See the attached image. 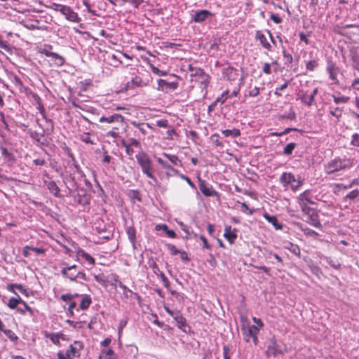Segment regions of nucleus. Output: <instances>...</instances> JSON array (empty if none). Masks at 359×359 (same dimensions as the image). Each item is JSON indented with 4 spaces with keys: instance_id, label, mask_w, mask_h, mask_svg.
I'll list each match as a JSON object with an SVG mask.
<instances>
[{
    "instance_id": "f257e3e1",
    "label": "nucleus",
    "mask_w": 359,
    "mask_h": 359,
    "mask_svg": "<svg viewBox=\"0 0 359 359\" xmlns=\"http://www.w3.org/2000/svg\"><path fill=\"white\" fill-rule=\"evenodd\" d=\"M353 166V159L350 158L335 157L324 164V170L327 175H333L341 171L350 170Z\"/></svg>"
},
{
    "instance_id": "f03ea898",
    "label": "nucleus",
    "mask_w": 359,
    "mask_h": 359,
    "mask_svg": "<svg viewBox=\"0 0 359 359\" xmlns=\"http://www.w3.org/2000/svg\"><path fill=\"white\" fill-rule=\"evenodd\" d=\"M179 81L180 77L174 74H170L164 79H158V90L170 93L178 88Z\"/></svg>"
},
{
    "instance_id": "7ed1b4c3",
    "label": "nucleus",
    "mask_w": 359,
    "mask_h": 359,
    "mask_svg": "<svg viewBox=\"0 0 359 359\" xmlns=\"http://www.w3.org/2000/svg\"><path fill=\"white\" fill-rule=\"evenodd\" d=\"M279 181L284 187H290L293 191H297L303 184L300 176L296 177L292 172H284L280 176Z\"/></svg>"
},
{
    "instance_id": "20e7f679",
    "label": "nucleus",
    "mask_w": 359,
    "mask_h": 359,
    "mask_svg": "<svg viewBox=\"0 0 359 359\" xmlns=\"http://www.w3.org/2000/svg\"><path fill=\"white\" fill-rule=\"evenodd\" d=\"M189 69L191 72L192 81L199 82L205 86H208L209 83V76L205 74L203 69L201 68L193 67L191 65H189Z\"/></svg>"
},
{
    "instance_id": "39448f33",
    "label": "nucleus",
    "mask_w": 359,
    "mask_h": 359,
    "mask_svg": "<svg viewBox=\"0 0 359 359\" xmlns=\"http://www.w3.org/2000/svg\"><path fill=\"white\" fill-rule=\"evenodd\" d=\"M283 354L280 344L275 339L271 338L268 342L266 350V357H276L278 355Z\"/></svg>"
},
{
    "instance_id": "423d86ee",
    "label": "nucleus",
    "mask_w": 359,
    "mask_h": 359,
    "mask_svg": "<svg viewBox=\"0 0 359 359\" xmlns=\"http://www.w3.org/2000/svg\"><path fill=\"white\" fill-rule=\"evenodd\" d=\"M139 164L141 165L143 172L150 178H154L152 175V169L151 168V162L147 155L140 154L136 156Z\"/></svg>"
},
{
    "instance_id": "0eeeda50",
    "label": "nucleus",
    "mask_w": 359,
    "mask_h": 359,
    "mask_svg": "<svg viewBox=\"0 0 359 359\" xmlns=\"http://www.w3.org/2000/svg\"><path fill=\"white\" fill-rule=\"evenodd\" d=\"M213 15L214 14L208 10L196 11L191 16V21L196 23H201L212 18Z\"/></svg>"
},
{
    "instance_id": "6e6552de",
    "label": "nucleus",
    "mask_w": 359,
    "mask_h": 359,
    "mask_svg": "<svg viewBox=\"0 0 359 359\" xmlns=\"http://www.w3.org/2000/svg\"><path fill=\"white\" fill-rule=\"evenodd\" d=\"M326 71L329 74V78L333 81V83L338 84L339 80L337 79V74L340 72V69L337 65L332 61H328Z\"/></svg>"
},
{
    "instance_id": "1a4fd4ad",
    "label": "nucleus",
    "mask_w": 359,
    "mask_h": 359,
    "mask_svg": "<svg viewBox=\"0 0 359 359\" xmlns=\"http://www.w3.org/2000/svg\"><path fill=\"white\" fill-rule=\"evenodd\" d=\"M222 75L228 81H233L238 79L239 73L237 69L228 65L222 69Z\"/></svg>"
},
{
    "instance_id": "9d476101",
    "label": "nucleus",
    "mask_w": 359,
    "mask_h": 359,
    "mask_svg": "<svg viewBox=\"0 0 359 359\" xmlns=\"http://www.w3.org/2000/svg\"><path fill=\"white\" fill-rule=\"evenodd\" d=\"M61 13L65 16V18L73 22H79L81 18L79 17L78 14L74 12L69 6H65V7L62 8Z\"/></svg>"
},
{
    "instance_id": "9b49d317",
    "label": "nucleus",
    "mask_w": 359,
    "mask_h": 359,
    "mask_svg": "<svg viewBox=\"0 0 359 359\" xmlns=\"http://www.w3.org/2000/svg\"><path fill=\"white\" fill-rule=\"evenodd\" d=\"M198 179L199 182V189L204 196H214L217 195V192L213 189L212 186H208L207 182L200 177H198Z\"/></svg>"
},
{
    "instance_id": "f8f14e48",
    "label": "nucleus",
    "mask_w": 359,
    "mask_h": 359,
    "mask_svg": "<svg viewBox=\"0 0 359 359\" xmlns=\"http://www.w3.org/2000/svg\"><path fill=\"white\" fill-rule=\"evenodd\" d=\"M255 39L259 42L261 46L268 51L272 50V46L271 43L268 41L266 36L264 34V33L260 30H257L255 32Z\"/></svg>"
},
{
    "instance_id": "ddd939ff",
    "label": "nucleus",
    "mask_w": 359,
    "mask_h": 359,
    "mask_svg": "<svg viewBox=\"0 0 359 359\" xmlns=\"http://www.w3.org/2000/svg\"><path fill=\"white\" fill-rule=\"evenodd\" d=\"M18 304H22L25 306V309L27 310V311H29L31 315L33 314L32 309L20 297L18 298L11 297L9 299L7 305L10 309H14L17 307Z\"/></svg>"
},
{
    "instance_id": "4468645a",
    "label": "nucleus",
    "mask_w": 359,
    "mask_h": 359,
    "mask_svg": "<svg viewBox=\"0 0 359 359\" xmlns=\"http://www.w3.org/2000/svg\"><path fill=\"white\" fill-rule=\"evenodd\" d=\"M174 319L176 322L178 328L182 330L184 332L187 333L190 331V327L187 324V320L180 314H176L174 316Z\"/></svg>"
},
{
    "instance_id": "2eb2a0df",
    "label": "nucleus",
    "mask_w": 359,
    "mask_h": 359,
    "mask_svg": "<svg viewBox=\"0 0 359 359\" xmlns=\"http://www.w3.org/2000/svg\"><path fill=\"white\" fill-rule=\"evenodd\" d=\"M237 230L236 229H232L231 226H226L224 229V237L229 242L233 244L237 238L236 234Z\"/></svg>"
},
{
    "instance_id": "dca6fc26",
    "label": "nucleus",
    "mask_w": 359,
    "mask_h": 359,
    "mask_svg": "<svg viewBox=\"0 0 359 359\" xmlns=\"http://www.w3.org/2000/svg\"><path fill=\"white\" fill-rule=\"evenodd\" d=\"M176 132L173 127L158 130V138L162 140H172Z\"/></svg>"
},
{
    "instance_id": "f3484780",
    "label": "nucleus",
    "mask_w": 359,
    "mask_h": 359,
    "mask_svg": "<svg viewBox=\"0 0 359 359\" xmlns=\"http://www.w3.org/2000/svg\"><path fill=\"white\" fill-rule=\"evenodd\" d=\"M298 203L299 204L306 203V204L313 205L315 203L313 201V196H312L311 191L309 190H306V191H304L303 193H302L301 194H299V196L298 197Z\"/></svg>"
},
{
    "instance_id": "a211bd4d",
    "label": "nucleus",
    "mask_w": 359,
    "mask_h": 359,
    "mask_svg": "<svg viewBox=\"0 0 359 359\" xmlns=\"http://www.w3.org/2000/svg\"><path fill=\"white\" fill-rule=\"evenodd\" d=\"M259 330L260 328L255 325H249L246 329L243 327L242 330H244L245 333V340L248 342L250 337L258 335Z\"/></svg>"
},
{
    "instance_id": "6ab92c4d",
    "label": "nucleus",
    "mask_w": 359,
    "mask_h": 359,
    "mask_svg": "<svg viewBox=\"0 0 359 359\" xmlns=\"http://www.w3.org/2000/svg\"><path fill=\"white\" fill-rule=\"evenodd\" d=\"M123 121V117L118 114H114L109 116H102L100 118V122H107L109 123H121Z\"/></svg>"
},
{
    "instance_id": "aec40b11",
    "label": "nucleus",
    "mask_w": 359,
    "mask_h": 359,
    "mask_svg": "<svg viewBox=\"0 0 359 359\" xmlns=\"http://www.w3.org/2000/svg\"><path fill=\"white\" fill-rule=\"evenodd\" d=\"M263 217L266 219V220L268 222L271 223L276 230L283 229V224L278 222V219L276 216L270 215L269 213L265 212L264 213Z\"/></svg>"
},
{
    "instance_id": "412c9836",
    "label": "nucleus",
    "mask_w": 359,
    "mask_h": 359,
    "mask_svg": "<svg viewBox=\"0 0 359 359\" xmlns=\"http://www.w3.org/2000/svg\"><path fill=\"white\" fill-rule=\"evenodd\" d=\"M149 57L142 55L141 57L144 62H145L152 69V72L157 74V67H155L156 56L149 53Z\"/></svg>"
},
{
    "instance_id": "4be33fe9",
    "label": "nucleus",
    "mask_w": 359,
    "mask_h": 359,
    "mask_svg": "<svg viewBox=\"0 0 359 359\" xmlns=\"http://www.w3.org/2000/svg\"><path fill=\"white\" fill-rule=\"evenodd\" d=\"M306 222L311 225L315 227H320L321 224L318 219V214L317 210L314 212H311V214L306 215Z\"/></svg>"
},
{
    "instance_id": "5701e85b",
    "label": "nucleus",
    "mask_w": 359,
    "mask_h": 359,
    "mask_svg": "<svg viewBox=\"0 0 359 359\" xmlns=\"http://www.w3.org/2000/svg\"><path fill=\"white\" fill-rule=\"evenodd\" d=\"M299 99L301 102L306 106H312L314 104L315 100L312 99L310 100V95H307V92H305L302 90H299L298 93Z\"/></svg>"
},
{
    "instance_id": "b1692460",
    "label": "nucleus",
    "mask_w": 359,
    "mask_h": 359,
    "mask_svg": "<svg viewBox=\"0 0 359 359\" xmlns=\"http://www.w3.org/2000/svg\"><path fill=\"white\" fill-rule=\"evenodd\" d=\"M126 233L128 237L129 241L132 243L133 248L135 249V241H136V231L135 228L132 226H128L126 229Z\"/></svg>"
},
{
    "instance_id": "393cba45",
    "label": "nucleus",
    "mask_w": 359,
    "mask_h": 359,
    "mask_svg": "<svg viewBox=\"0 0 359 359\" xmlns=\"http://www.w3.org/2000/svg\"><path fill=\"white\" fill-rule=\"evenodd\" d=\"M285 248L288 250L290 252H292L294 255H296L297 257H300L301 250H300L299 247L297 245L294 244L291 242H287L285 245Z\"/></svg>"
},
{
    "instance_id": "a878e982",
    "label": "nucleus",
    "mask_w": 359,
    "mask_h": 359,
    "mask_svg": "<svg viewBox=\"0 0 359 359\" xmlns=\"http://www.w3.org/2000/svg\"><path fill=\"white\" fill-rule=\"evenodd\" d=\"M91 302L90 297L89 295L84 294L82 296V299L79 306L82 310H86L90 306Z\"/></svg>"
},
{
    "instance_id": "bb28decb",
    "label": "nucleus",
    "mask_w": 359,
    "mask_h": 359,
    "mask_svg": "<svg viewBox=\"0 0 359 359\" xmlns=\"http://www.w3.org/2000/svg\"><path fill=\"white\" fill-rule=\"evenodd\" d=\"M127 195L133 203H135L136 201H141L140 194L138 191L128 190Z\"/></svg>"
},
{
    "instance_id": "cd10ccee",
    "label": "nucleus",
    "mask_w": 359,
    "mask_h": 359,
    "mask_svg": "<svg viewBox=\"0 0 359 359\" xmlns=\"http://www.w3.org/2000/svg\"><path fill=\"white\" fill-rule=\"evenodd\" d=\"M296 147L297 144L294 142H290L286 144L285 147L283 148V154L287 156H290L293 153Z\"/></svg>"
},
{
    "instance_id": "c85d7f7f",
    "label": "nucleus",
    "mask_w": 359,
    "mask_h": 359,
    "mask_svg": "<svg viewBox=\"0 0 359 359\" xmlns=\"http://www.w3.org/2000/svg\"><path fill=\"white\" fill-rule=\"evenodd\" d=\"M78 255L81 257L85 259L90 265H93L95 264V259L85 251L79 250Z\"/></svg>"
},
{
    "instance_id": "c756f323",
    "label": "nucleus",
    "mask_w": 359,
    "mask_h": 359,
    "mask_svg": "<svg viewBox=\"0 0 359 359\" xmlns=\"http://www.w3.org/2000/svg\"><path fill=\"white\" fill-rule=\"evenodd\" d=\"M78 278H81L85 281L88 280V278H87L86 273L82 271H78L76 273H75V272L71 273V276H70L71 280H76V279Z\"/></svg>"
},
{
    "instance_id": "7c9ffc66",
    "label": "nucleus",
    "mask_w": 359,
    "mask_h": 359,
    "mask_svg": "<svg viewBox=\"0 0 359 359\" xmlns=\"http://www.w3.org/2000/svg\"><path fill=\"white\" fill-rule=\"evenodd\" d=\"M99 359H114V351L111 348L102 351V353L99 356Z\"/></svg>"
},
{
    "instance_id": "2f4dec72",
    "label": "nucleus",
    "mask_w": 359,
    "mask_h": 359,
    "mask_svg": "<svg viewBox=\"0 0 359 359\" xmlns=\"http://www.w3.org/2000/svg\"><path fill=\"white\" fill-rule=\"evenodd\" d=\"M51 60L57 66H62L65 63L64 57L55 53L52 56Z\"/></svg>"
},
{
    "instance_id": "473e14b6",
    "label": "nucleus",
    "mask_w": 359,
    "mask_h": 359,
    "mask_svg": "<svg viewBox=\"0 0 359 359\" xmlns=\"http://www.w3.org/2000/svg\"><path fill=\"white\" fill-rule=\"evenodd\" d=\"M332 97H333L334 103L337 104H340V103H346L349 100L348 97H346L344 95H341L339 93L338 95H333Z\"/></svg>"
},
{
    "instance_id": "72a5a7b5",
    "label": "nucleus",
    "mask_w": 359,
    "mask_h": 359,
    "mask_svg": "<svg viewBox=\"0 0 359 359\" xmlns=\"http://www.w3.org/2000/svg\"><path fill=\"white\" fill-rule=\"evenodd\" d=\"M222 133L225 137L231 136L233 137H238L241 135V132L238 129L233 128V130H224Z\"/></svg>"
},
{
    "instance_id": "f704fd0d",
    "label": "nucleus",
    "mask_w": 359,
    "mask_h": 359,
    "mask_svg": "<svg viewBox=\"0 0 359 359\" xmlns=\"http://www.w3.org/2000/svg\"><path fill=\"white\" fill-rule=\"evenodd\" d=\"M76 268H77V266L75 264L70 266L65 267L62 269L61 273L64 277L67 278L70 280L71 273H69V271H71L72 270H74Z\"/></svg>"
},
{
    "instance_id": "c9c22d12",
    "label": "nucleus",
    "mask_w": 359,
    "mask_h": 359,
    "mask_svg": "<svg viewBox=\"0 0 359 359\" xmlns=\"http://www.w3.org/2000/svg\"><path fill=\"white\" fill-rule=\"evenodd\" d=\"M302 211L306 215L311 214V212H314L316 210L313 208L309 206L310 204L303 203L299 204Z\"/></svg>"
},
{
    "instance_id": "e433bc0d",
    "label": "nucleus",
    "mask_w": 359,
    "mask_h": 359,
    "mask_svg": "<svg viewBox=\"0 0 359 359\" xmlns=\"http://www.w3.org/2000/svg\"><path fill=\"white\" fill-rule=\"evenodd\" d=\"M48 189L51 193L53 194L55 196H59L60 188L57 186L56 183L54 182H51L48 184Z\"/></svg>"
},
{
    "instance_id": "4c0bfd02",
    "label": "nucleus",
    "mask_w": 359,
    "mask_h": 359,
    "mask_svg": "<svg viewBox=\"0 0 359 359\" xmlns=\"http://www.w3.org/2000/svg\"><path fill=\"white\" fill-rule=\"evenodd\" d=\"M76 201L78 203L82 205H85L89 203V198L88 196L85 194V193H83V194H78V198L76 199Z\"/></svg>"
},
{
    "instance_id": "58836bf2",
    "label": "nucleus",
    "mask_w": 359,
    "mask_h": 359,
    "mask_svg": "<svg viewBox=\"0 0 359 359\" xmlns=\"http://www.w3.org/2000/svg\"><path fill=\"white\" fill-rule=\"evenodd\" d=\"M76 346H74L73 345H70L69 348L66 351V357L69 359H72L76 356Z\"/></svg>"
},
{
    "instance_id": "ea45409f",
    "label": "nucleus",
    "mask_w": 359,
    "mask_h": 359,
    "mask_svg": "<svg viewBox=\"0 0 359 359\" xmlns=\"http://www.w3.org/2000/svg\"><path fill=\"white\" fill-rule=\"evenodd\" d=\"M358 184H359L358 180L355 179L348 185H344L343 184H336L335 186H336V187H337L339 189H351L353 185H358Z\"/></svg>"
},
{
    "instance_id": "a19ab883",
    "label": "nucleus",
    "mask_w": 359,
    "mask_h": 359,
    "mask_svg": "<svg viewBox=\"0 0 359 359\" xmlns=\"http://www.w3.org/2000/svg\"><path fill=\"white\" fill-rule=\"evenodd\" d=\"M5 335L11 339L12 341H15L18 340V337L17 335L11 330H2Z\"/></svg>"
},
{
    "instance_id": "79ce46f5",
    "label": "nucleus",
    "mask_w": 359,
    "mask_h": 359,
    "mask_svg": "<svg viewBox=\"0 0 359 359\" xmlns=\"http://www.w3.org/2000/svg\"><path fill=\"white\" fill-rule=\"evenodd\" d=\"M318 66V63L316 60H309L306 63V69L309 71H313Z\"/></svg>"
},
{
    "instance_id": "37998d69",
    "label": "nucleus",
    "mask_w": 359,
    "mask_h": 359,
    "mask_svg": "<svg viewBox=\"0 0 359 359\" xmlns=\"http://www.w3.org/2000/svg\"><path fill=\"white\" fill-rule=\"evenodd\" d=\"M283 54L285 64L287 65L291 64L293 61V57H292V55L289 53H287L285 49H283Z\"/></svg>"
},
{
    "instance_id": "c03bdc74",
    "label": "nucleus",
    "mask_w": 359,
    "mask_h": 359,
    "mask_svg": "<svg viewBox=\"0 0 359 359\" xmlns=\"http://www.w3.org/2000/svg\"><path fill=\"white\" fill-rule=\"evenodd\" d=\"M272 257H273L278 264L282 266L283 265V259L279 255L276 253H273L272 252H269L266 256V258L271 259Z\"/></svg>"
},
{
    "instance_id": "a18cd8bd",
    "label": "nucleus",
    "mask_w": 359,
    "mask_h": 359,
    "mask_svg": "<svg viewBox=\"0 0 359 359\" xmlns=\"http://www.w3.org/2000/svg\"><path fill=\"white\" fill-rule=\"evenodd\" d=\"M229 93V91L228 90L224 91L221 96L215 100V102H221L222 104H224L226 99L228 98Z\"/></svg>"
},
{
    "instance_id": "49530a36",
    "label": "nucleus",
    "mask_w": 359,
    "mask_h": 359,
    "mask_svg": "<svg viewBox=\"0 0 359 359\" xmlns=\"http://www.w3.org/2000/svg\"><path fill=\"white\" fill-rule=\"evenodd\" d=\"M173 127L171 125H169L168 121L165 119L158 120V130Z\"/></svg>"
},
{
    "instance_id": "de8ad7c7",
    "label": "nucleus",
    "mask_w": 359,
    "mask_h": 359,
    "mask_svg": "<svg viewBox=\"0 0 359 359\" xmlns=\"http://www.w3.org/2000/svg\"><path fill=\"white\" fill-rule=\"evenodd\" d=\"M325 259H326L327 264L332 268H334L335 269H339L341 267V264L338 262L334 261L330 257H326Z\"/></svg>"
},
{
    "instance_id": "09e8293b",
    "label": "nucleus",
    "mask_w": 359,
    "mask_h": 359,
    "mask_svg": "<svg viewBox=\"0 0 359 359\" xmlns=\"http://www.w3.org/2000/svg\"><path fill=\"white\" fill-rule=\"evenodd\" d=\"M359 196V190L355 189L352 191L349 192L344 198V199H350V200H354Z\"/></svg>"
},
{
    "instance_id": "8fccbe9b",
    "label": "nucleus",
    "mask_w": 359,
    "mask_h": 359,
    "mask_svg": "<svg viewBox=\"0 0 359 359\" xmlns=\"http://www.w3.org/2000/svg\"><path fill=\"white\" fill-rule=\"evenodd\" d=\"M65 5H61L56 3H51L49 6H47L48 8L53 9L55 11H59L61 13L62 8L65 7Z\"/></svg>"
},
{
    "instance_id": "3c124183",
    "label": "nucleus",
    "mask_w": 359,
    "mask_h": 359,
    "mask_svg": "<svg viewBox=\"0 0 359 359\" xmlns=\"http://www.w3.org/2000/svg\"><path fill=\"white\" fill-rule=\"evenodd\" d=\"M45 120H46V123L48 124V127H47L46 130H43V133H52L54 129V126H53V123L52 120L48 119V118H45Z\"/></svg>"
},
{
    "instance_id": "603ef678",
    "label": "nucleus",
    "mask_w": 359,
    "mask_h": 359,
    "mask_svg": "<svg viewBox=\"0 0 359 359\" xmlns=\"http://www.w3.org/2000/svg\"><path fill=\"white\" fill-rule=\"evenodd\" d=\"M351 60L353 68H359V56L357 54L352 55Z\"/></svg>"
},
{
    "instance_id": "864d4df0",
    "label": "nucleus",
    "mask_w": 359,
    "mask_h": 359,
    "mask_svg": "<svg viewBox=\"0 0 359 359\" xmlns=\"http://www.w3.org/2000/svg\"><path fill=\"white\" fill-rule=\"evenodd\" d=\"M341 111L342 110L339 107H336L334 109H330V114L339 118L341 116Z\"/></svg>"
},
{
    "instance_id": "5fc2aeb1",
    "label": "nucleus",
    "mask_w": 359,
    "mask_h": 359,
    "mask_svg": "<svg viewBox=\"0 0 359 359\" xmlns=\"http://www.w3.org/2000/svg\"><path fill=\"white\" fill-rule=\"evenodd\" d=\"M351 144L354 147H359V134L355 133L352 135Z\"/></svg>"
},
{
    "instance_id": "6e6d98bb",
    "label": "nucleus",
    "mask_w": 359,
    "mask_h": 359,
    "mask_svg": "<svg viewBox=\"0 0 359 359\" xmlns=\"http://www.w3.org/2000/svg\"><path fill=\"white\" fill-rule=\"evenodd\" d=\"M167 248L169 250V251L172 255H176L179 254V252L180 251V250L177 249V248L175 245H173L172 244H168Z\"/></svg>"
},
{
    "instance_id": "4d7b16f0",
    "label": "nucleus",
    "mask_w": 359,
    "mask_h": 359,
    "mask_svg": "<svg viewBox=\"0 0 359 359\" xmlns=\"http://www.w3.org/2000/svg\"><path fill=\"white\" fill-rule=\"evenodd\" d=\"M180 177H181L182 179L186 181V182H187L188 184L192 189H196V187L195 184L191 180V179L189 177H187V176H186L184 175H181Z\"/></svg>"
},
{
    "instance_id": "13d9d810",
    "label": "nucleus",
    "mask_w": 359,
    "mask_h": 359,
    "mask_svg": "<svg viewBox=\"0 0 359 359\" xmlns=\"http://www.w3.org/2000/svg\"><path fill=\"white\" fill-rule=\"evenodd\" d=\"M81 140L88 144H95V142L91 140L88 133L82 135Z\"/></svg>"
},
{
    "instance_id": "bf43d9fd",
    "label": "nucleus",
    "mask_w": 359,
    "mask_h": 359,
    "mask_svg": "<svg viewBox=\"0 0 359 359\" xmlns=\"http://www.w3.org/2000/svg\"><path fill=\"white\" fill-rule=\"evenodd\" d=\"M259 94V88L254 87L250 89L248 92V95L250 97H256Z\"/></svg>"
},
{
    "instance_id": "052dcab7",
    "label": "nucleus",
    "mask_w": 359,
    "mask_h": 359,
    "mask_svg": "<svg viewBox=\"0 0 359 359\" xmlns=\"http://www.w3.org/2000/svg\"><path fill=\"white\" fill-rule=\"evenodd\" d=\"M164 155L169 159V161L172 164H174V165L177 164V162L179 161L177 156H176L175 155H169V154H164Z\"/></svg>"
},
{
    "instance_id": "680f3d73",
    "label": "nucleus",
    "mask_w": 359,
    "mask_h": 359,
    "mask_svg": "<svg viewBox=\"0 0 359 359\" xmlns=\"http://www.w3.org/2000/svg\"><path fill=\"white\" fill-rule=\"evenodd\" d=\"M211 140L216 146H222V142L219 140V136L218 135H212L211 136Z\"/></svg>"
},
{
    "instance_id": "e2e57ef3",
    "label": "nucleus",
    "mask_w": 359,
    "mask_h": 359,
    "mask_svg": "<svg viewBox=\"0 0 359 359\" xmlns=\"http://www.w3.org/2000/svg\"><path fill=\"white\" fill-rule=\"evenodd\" d=\"M270 18L275 22L276 24H279L283 22V19L279 17L278 15L271 13L270 15Z\"/></svg>"
},
{
    "instance_id": "0e129e2a",
    "label": "nucleus",
    "mask_w": 359,
    "mask_h": 359,
    "mask_svg": "<svg viewBox=\"0 0 359 359\" xmlns=\"http://www.w3.org/2000/svg\"><path fill=\"white\" fill-rule=\"evenodd\" d=\"M127 145H130V147H139L140 142L138 140L134 138H130L128 140V142H126Z\"/></svg>"
},
{
    "instance_id": "69168bd1",
    "label": "nucleus",
    "mask_w": 359,
    "mask_h": 359,
    "mask_svg": "<svg viewBox=\"0 0 359 359\" xmlns=\"http://www.w3.org/2000/svg\"><path fill=\"white\" fill-rule=\"evenodd\" d=\"M60 298L62 300L67 302V301H70V300L73 299L74 296L72 294L67 293V294H62Z\"/></svg>"
},
{
    "instance_id": "338daca9",
    "label": "nucleus",
    "mask_w": 359,
    "mask_h": 359,
    "mask_svg": "<svg viewBox=\"0 0 359 359\" xmlns=\"http://www.w3.org/2000/svg\"><path fill=\"white\" fill-rule=\"evenodd\" d=\"M230 351L229 348L224 345L223 346V355H224V359H231L230 356L229 355V353Z\"/></svg>"
},
{
    "instance_id": "774afa93",
    "label": "nucleus",
    "mask_w": 359,
    "mask_h": 359,
    "mask_svg": "<svg viewBox=\"0 0 359 359\" xmlns=\"http://www.w3.org/2000/svg\"><path fill=\"white\" fill-rule=\"evenodd\" d=\"M15 289L18 290L20 292L26 296L28 295L27 290L20 284H15Z\"/></svg>"
}]
</instances>
